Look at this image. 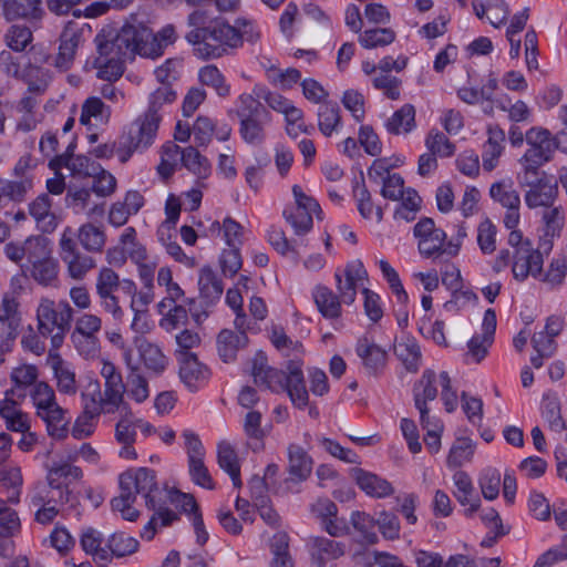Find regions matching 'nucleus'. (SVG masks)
Here are the masks:
<instances>
[{"label": "nucleus", "mask_w": 567, "mask_h": 567, "mask_svg": "<svg viewBox=\"0 0 567 567\" xmlns=\"http://www.w3.org/2000/svg\"><path fill=\"white\" fill-rule=\"evenodd\" d=\"M251 374L256 384L266 385L274 392H287L297 409H305L309 403V394L300 360H289L285 370L268 367L267 357L259 352L252 361Z\"/></svg>", "instance_id": "nucleus-1"}, {"label": "nucleus", "mask_w": 567, "mask_h": 567, "mask_svg": "<svg viewBox=\"0 0 567 567\" xmlns=\"http://www.w3.org/2000/svg\"><path fill=\"white\" fill-rule=\"evenodd\" d=\"M185 39L194 45L195 54L203 60L219 59L240 48L238 28L225 19H214L209 21L207 30L189 31Z\"/></svg>", "instance_id": "nucleus-2"}, {"label": "nucleus", "mask_w": 567, "mask_h": 567, "mask_svg": "<svg viewBox=\"0 0 567 567\" xmlns=\"http://www.w3.org/2000/svg\"><path fill=\"white\" fill-rule=\"evenodd\" d=\"M235 114L239 118V135L245 143L259 146L265 143L266 126L271 121L269 111L252 95L244 93L236 102Z\"/></svg>", "instance_id": "nucleus-3"}, {"label": "nucleus", "mask_w": 567, "mask_h": 567, "mask_svg": "<svg viewBox=\"0 0 567 567\" xmlns=\"http://www.w3.org/2000/svg\"><path fill=\"white\" fill-rule=\"evenodd\" d=\"M417 239V249L424 258H437L442 255L455 257L460 251V243L446 241V233L436 227L430 217L421 218L413 228Z\"/></svg>", "instance_id": "nucleus-4"}, {"label": "nucleus", "mask_w": 567, "mask_h": 567, "mask_svg": "<svg viewBox=\"0 0 567 567\" xmlns=\"http://www.w3.org/2000/svg\"><path fill=\"white\" fill-rule=\"evenodd\" d=\"M159 123L161 117H152L144 113L133 121L118 142L117 156L120 162L126 163L134 152H142L153 145Z\"/></svg>", "instance_id": "nucleus-5"}, {"label": "nucleus", "mask_w": 567, "mask_h": 567, "mask_svg": "<svg viewBox=\"0 0 567 567\" xmlns=\"http://www.w3.org/2000/svg\"><path fill=\"white\" fill-rule=\"evenodd\" d=\"M120 487L133 491L135 496L141 494L148 509H155L158 502L165 497L164 491L157 484L155 471L147 467L122 473L120 475Z\"/></svg>", "instance_id": "nucleus-6"}, {"label": "nucleus", "mask_w": 567, "mask_h": 567, "mask_svg": "<svg viewBox=\"0 0 567 567\" xmlns=\"http://www.w3.org/2000/svg\"><path fill=\"white\" fill-rule=\"evenodd\" d=\"M73 309L66 300L55 302L49 298H42L37 308L38 331L43 338H48L56 329H71Z\"/></svg>", "instance_id": "nucleus-7"}, {"label": "nucleus", "mask_w": 567, "mask_h": 567, "mask_svg": "<svg viewBox=\"0 0 567 567\" xmlns=\"http://www.w3.org/2000/svg\"><path fill=\"white\" fill-rule=\"evenodd\" d=\"M134 24H125L116 33H99L95 37L97 56L102 59L120 58V60L133 59V50L136 49Z\"/></svg>", "instance_id": "nucleus-8"}, {"label": "nucleus", "mask_w": 567, "mask_h": 567, "mask_svg": "<svg viewBox=\"0 0 567 567\" xmlns=\"http://www.w3.org/2000/svg\"><path fill=\"white\" fill-rule=\"evenodd\" d=\"M527 151L523 155L525 162L545 164L549 162L556 150L567 152V147L560 146L559 138L553 137L551 133L542 127H532L525 134Z\"/></svg>", "instance_id": "nucleus-9"}, {"label": "nucleus", "mask_w": 567, "mask_h": 567, "mask_svg": "<svg viewBox=\"0 0 567 567\" xmlns=\"http://www.w3.org/2000/svg\"><path fill=\"white\" fill-rule=\"evenodd\" d=\"M30 275L39 285L56 287L59 281V262L52 257L44 240L35 252H30Z\"/></svg>", "instance_id": "nucleus-10"}, {"label": "nucleus", "mask_w": 567, "mask_h": 567, "mask_svg": "<svg viewBox=\"0 0 567 567\" xmlns=\"http://www.w3.org/2000/svg\"><path fill=\"white\" fill-rule=\"evenodd\" d=\"M489 196L506 209L503 219L505 227L516 228L520 219V197L518 192L513 188L512 181H501L492 184Z\"/></svg>", "instance_id": "nucleus-11"}, {"label": "nucleus", "mask_w": 567, "mask_h": 567, "mask_svg": "<svg viewBox=\"0 0 567 567\" xmlns=\"http://www.w3.org/2000/svg\"><path fill=\"white\" fill-rule=\"evenodd\" d=\"M543 255L534 249L532 243H525L523 247L513 252L512 272L517 281H524L532 276L538 277L543 270Z\"/></svg>", "instance_id": "nucleus-12"}, {"label": "nucleus", "mask_w": 567, "mask_h": 567, "mask_svg": "<svg viewBox=\"0 0 567 567\" xmlns=\"http://www.w3.org/2000/svg\"><path fill=\"white\" fill-rule=\"evenodd\" d=\"M2 10L8 21L25 20L31 27L38 29L45 17L42 0H1Z\"/></svg>", "instance_id": "nucleus-13"}, {"label": "nucleus", "mask_w": 567, "mask_h": 567, "mask_svg": "<svg viewBox=\"0 0 567 567\" xmlns=\"http://www.w3.org/2000/svg\"><path fill=\"white\" fill-rule=\"evenodd\" d=\"M177 361L179 363L181 381L189 391H197L209 379V370L198 361L193 352L182 351L177 354Z\"/></svg>", "instance_id": "nucleus-14"}, {"label": "nucleus", "mask_w": 567, "mask_h": 567, "mask_svg": "<svg viewBox=\"0 0 567 567\" xmlns=\"http://www.w3.org/2000/svg\"><path fill=\"white\" fill-rule=\"evenodd\" d=\"M84 42V28L75 22H69L61 35L59 53L55 59V65L59 69L68 70L74 60L78 48Z\"/></svg>", "instance_id": "nucleus-15"}, {"label": "nucleus", "mask_w": 567, "mask_h": 567, "mask_svg": "<svg viewBox=\"0 0 567 567\" xmlns=\"http://www.w3.org/2000/svg\"><path fill=\"white\" fill-rule=\"evenodd\" d=\"M101 375L104 378V404L106 413H114L124 403L125 384L122 374L111 362H103Z\"/></svg>", "instance_id": "nucleus-16"}, {"label": "nucleus", "mask_w": 567, "mask_h": 567, "mask_svg": "<svg viewBox=\"0 0 567 567\" xmlns=\"http://www.w3.org/2000/svg\"><path fill=\"white\" fill-rule=\"evenodd\" d=\"M312 567H324L329 560L338 559L344 554V545L323 536H311L307 542Z\"/></svg>", "instance_id": "nucleus-17"}, {"label": "nucleus", "mask_w": 567, "mask_h": 567, "mask_svg": "<svg viewBox=\"0 0 567 567\" xmlns=\"http://www.w3.org/2000/svg\"><path fill=\"white\" fill-rule=\"evenodd\" d=\"M16 298L4 295L0 303V339L13 341L19 334L21 316Z\"/></svg>", "instance_id": "nucleus-18"}, {"label": "nucleus", "mask_w": 567, "mask_h": 567, "mask_svg": "<svg viewBox=\"0 0 567 567\" xmlns=\"http://www.w3.org/2000/svg\"><path fill=\"white\" fill-rule=\"evenodd\" d=\"M355 352L369 374L377 375L385 368L386 351L368 338L364 337L358 340Z\"/></svg>", "instance_id": "nucleus-19"}, {"label": "nucleus", "mask_w": 567, "mask_h": 567, "mask_svg": "<svg viewBox=\"0 0 567 567\" xmlns=\"http://www.w3.org/2000/svg\"><path fill=\"white\" fill-rule=\"evenodd\" d=\"M350 476L355 481L357 485L371 497L382 498L394 492L390 482L363 468H351Z\"/></svg>", "instance_id": "nucleus-20"}, {"label": "nucleus", "mask_w": 567, "mask_h": 567, "mask_svg": "<svg viewBox=\"0 0 567 567\" xmlns=\"http://www.w3.org/2000/svg\"><path fill=\"white\" fill-rule=\"evenodd\" d=\"M32 188L33 177L0 178V208H6L10 203H23Z\"/></svg>", "instance_id": "nucleus-21"}, {"label": "nucleus", "mask_w": 567, "mask_h": 567, "mask_svg": "<svg viewBox=\"0 0 567 567\" xmlns=\"http://www.w3.org/2000/svg\"><path fill=\"white\" fill-rule=\"evenodd\" d=\"M453 483L456 487V489L453 492L455 498L462 506L468 505V508H466L464 512L465 516H473V514L477 512L481 506V499L475 494V488L471 477L467 473L457 471L453 475Z\"/></svg>", "instance_id": "nucleus-22"}, {"label": "nucleus", "mask_w": 567, "mask_h": 567, "mask_svg": "<svg viewBox=\"0 0 567 567\" xmlns=\"http://www.w3.org/2000/svg\"><path fill=\"white\" fill-rule=\"evenodd\" d=\"M49 363L53 370L59 392L74 395L78 391V383L72 365L64 361L59 353L52 352L49 354Z\"/></svg>", "instance_id": "nucleus-23"}, {"label": "nucleus", "mask_w": 567, "mask_h": 567, "mask_svg": "<svg viewBox=\"0 0 567 567\" xmlns=\"http://www.w3.org/2000/svg\"><path fill=\"white\" fill-rule=\"evenodd\" d=\"M134 29L136 49L133 50V58L135 54H140L141 56L156 59L164 53L165 43H162L151 29L143 24L134 25Z\"/></svg>", "instance_id": "nucleus-24"}, {"label": "nucleus", "mask_w": 567, "mask_h": 567, "mask_svg": "<svg viewBox=\"0 0 567 567\" xmlns=\"http://www.w3.org/2000/svg\"><path fill=\"white\" fill-rule=\"evenodd\" d=\"M394 354L403 363L406 371L415 373L421 365L422 353L415 338L404 336L394 342Z\"/></svg>", "instance_id": "nucleus-25"}, {"label": "nucleus", "mask_w": 567, "mask_h": 567, "mask_svg": "<svg viewBox=\"0 0 567 567\" xmlns=\"http://www.w3.org/2000/svg\"><path fill=\"white\" fill-rule=\"evenodd\" d=\"M248 337L245 332H235L230 329H223L217 336V350L224 362L234 361L239 349L248 344Z\"/></svg>", "instance_id": "nucleus-26"}, {"label": "nucleus", "mask_w": 567, "mask_h": 567, "mask_svg": "<svg viewBox=\"0 0 567 567\" xmlns=\"http://www.w3.org/2000/svg\"><path fill=\"white\" fill-rule=\"evenodd\" d=\"M51 206V198L48 194L39 195L29 204V213L43 233H52L58 226V219L52 213Z\"/></svg>", "instance_id": "nucleus-27"}, {"label": "nucleus", "mask_w": 567, "mask_h": 567, "mask_svg": "<svg viewBox=\"0 0 567 567\" xmlns=\"http://www.w3.org/2000/svg\"><path fill=\"white\" fill-rule=\"evenodd\" d=\"M134 343L140 358L148 370L155 374H161L165 371L168 360L157 344H154L142 337L135 338Z\"/></svg>", "instance_id": "nucleus-28"}, {"label": "nucleus", "mask_w": 567, "mask_h": 567, "mask_svg": "<svg viewBox=\"0 0 567 567\" xmlns=\"http://www.w3.org/2000/svg\"><path fill=\"white\" fill-rule=\"evenodd\" d=\"M488 138L483 146L482 161L483 168L487 172L493 171L504 150L505 132L498 126H489L487 130Z\"/></svg>", "instance_id": "nucleus-29"}, {"label": "nucleus", "mask_w": 567, "mask_h": 567, "mask_svg": "<svg viewBox=\"0 0 567 567\" xmlns=\"http://www.w3.org/2000/svg\"><path fill=\"white\" fill-rule=\"evenodd\" d=\"M85 417L96 419L101 413H106L104 395L97 379L89 378L81 392Z\"/></svg>", "instance_id": "nucleus-30"}, {"label": "nucleus", "mask_w": 567, "mask_h": 567, "mask_svg": "<svg viewBox=\"0 0 567 567\" xmlns=\"http://www.w3.org/2000/svg\"><path fill=\"white\" fill-rule=\"evenodd\" d=\"M199 296L205 307L217 302L224 291L223 281L210 267H204L198 278Z\"/></svg>", "instance_id": "nucleus-31"}, {"label": "nucleus", "mask_w": 567, "mask_h": 567, "mask_svg": "<svg viewBox=\"0 0 567 567\" xmlns=\"http://www.w3.org/2000/svg\"><path fill=\"white\" fill-rule=\"evenodd\" d=\"M91 192L92 189L84 187L68 186L65 195L66 206L72 208L75 213H86L87 216L103 215V206L97 204L90 206Z\"/></svg>", "instance_id": "nucleus-32"}, {"label": "nucleus", "mask_w": 567, "mask_h": 567, "mask_svg": "<svg viewBox=\"0 0 567 567\" xmlns=\"http://www.w3.org/2000/svg\"><path fill=\"white\" fill-rule=\"evenodd\" d=\"M350 524L357 532L358 537L355 540L361 545H374L379 542L375 532V519L365 512L354 511L350 516Z\"/></svg>", "instance_id": "nucleus-33"}, {"label": "nucleus", "mask_w": 567, "mask_h": 567, "mask_svg": "<svg viewBox=\"0 0 567 567\" xmlns=\"http://www.w3.org/2000/svg\"><path fill=\"white\" fill-rule=\"evenodd\" d=\"M353 196L358 203V210L363 218H371L373 212H375V217L378 221H381L383 218V209L381 207H374L372 202V196L370 190L368 189L363 173H360V179H354L352 185Z\"/></svg>", "instance_id": "nucleus-34"}, {"label": "nucleus", "mask_w": 567, "mask_h": 567, "mask_svg": "<svg viewBox=\"0 0 567 567\" xmlns=\"http://www.w3.org/2000/svg\"><path fill=\"white\" fill-rule=\"evenodd\" d=\"M288 472L298 481H305L311 474L312 458L297 444L288 446Z\"/></svg>", "instance_id": "nucleus-35"}, {"label": "nucleus", "mask_w": 567, "mask_h": 567, "mask_svg": "<svg viewBox=\"0 0 567 567\" xmlns=\"http://www.w3.org/2000/svg\"><path fill=\"white\" fill-rule=\"evenodd\" d=\"M557 194V184H551L546 179L526 192L525 203L529 208H536L540 206L550 207L556 199Z\"/></svg>", "instance_id": "nucleus-36"}, {"label": "nucleus", "mask_w": 567, "mask_h": 567, "mask_svg": "<svg viewBox=\"0 0 567 567\" xmlns=\"http://www.w3.org/2000/svg\"><path fill=\"white\" fill-rule=\"evenodd\" d=\"M313 299L319 312L324 318L337 319L341 316V302L328 287L318 286L313 291Z\"/></svg>", "instance_id": "nucleus-37"}, {"label": "nucleus", "mask_w": 567, "mask_h": 567, "mask_svg": "<svg viewBox=\"0 0 567 567\" xmlns=\"http://www.w3.org/2000/svg\"><path fill=\"white\" fill-rule=\"evenodd\" d=\"M39 416L45 422L50 436L56 440L66 437L70 419L66 417V411L59 404L53 406L51 410L45 411Z\"/></svg>", "instance_id": "nucleus-38"}, {"label": "nucleus", "mask_w": 567, "mask_h": 567, "mask_svg": "<svg viewBox=\"0 0 567 567\" xmlns=\"http://www.w3.org/2000/svg\"><path fill=\"white\" fill-rule=\"evenodd\" d=\"M436 373L431 369L423 371L421 379L413 386V396L415 408H421L427 401H433L437 396L435 386Z\"/></svg>", "instance_id": "nucleus-39"}, {"label": "nucleus", "mask_w": 567, "mask_h": 567, "mask_svg": "<svg viewBox=\"0 0 567 567\" xmlns=\"http://www.w3.org/2000/svg\"><path fill=\"white\" fill-rule=\"evenodd\" d=\"M318 128L329 137L341 125L340 107L337 103L324 102L318 109Z\"/></svg>", "instance_id": "nucleus-40"}, {"label": "nucleus", "mask_w": 567, "mask_h": 567, "mask_svg": "<svg viewBox=\"0 0 567 567\" xmlns=\"http://www.w3.org/2000/svg\"><path fill=\"white\" fill-rule=\"evenodd\" d=\"M81 246L90 252H100L106 241V235L101 227L91 223L83 224L76 233Z\"/></svg>", "instance_id": "nucleus-41"}, {"label": "nucleus", "mask_w": 567, "mask_h": 567, "mask_svg": "<svg viewBox=\"0 0 567 567\" xmlns=\"http://www.w3.org/2000/svg\"><path fill=\"white\" fill-rule=\"evenodd\" d=\"M22 486V475L19 467L0 470V493L7 495V502L18 503Z\"/></svg>", "instance_id": "nucleus-42"}, {"label": "nucleus", "mask_w": 567, "mask_h": 567, "mask_svg": "<svg viewBox=\"0 0 567 567\" xmlns=\"http://www.w3.org/2000/svg\"><path fill=\"white\" fill-rule=\"evenodd\" d=\"M415 126V109L412 104H404L386 122V130L391 134L409 133Z\"/></svg>", "instance_id": "nucleus-43"}, {"label": "nucleus", "mask_w": 567, "mask_h": 567, "mask_svg": "<svg viewBox=\"0 0 567 567\" xmlns=\"http://www.w3.org/2000/svg\"><path fill=\"white\" fill-rule=\"evenodd\" d=\"M396 34L391 28L367 29L359 34V43L362 48L371 50L383 48L394 42Z\"/></svg>", "instance_id": "nucleus-44"}, {"label": "nucleus", "mask_w": 567, "mask_h": 567, "mask_svg": "<svg viewBox=\"0 0 567 567\" xmlns=\"http://www.w3.org/2000/svg\"><path fill=\"white\" fill-rule=\"evenodd\" d=\"M166 501L165 497L158 502V505L154 509L155 513L148 520V523L144 526L143 532L141 533V537L146 540H152L156 533L157 522L161 520L159 526L166 527L169 526L174 520L178 519V516L173 511L165 507Z\"/></svg>", "instance_id": "nucleus-45"}, {"label": "nucleus", "mask_w": 567, "mask_h": 567, "mask_svg": "<svg viewBox=\"0 0 567 567\" xmlns=\"http://www.w3.org/2000/svg\"><path fill=\"white\" fill-rule=\"evenodd\" d=\"M270 550L274 555L271 567H293L289 554V537L286 533H276L270 540Z\"/></svg>", "instance_id": "nucleus-46"}, {"label": "nucleus", "mask_w": 567, "mask_h": 567, "mask_svg": "<svg viewBox=\"0 0 567 567\" xmlns=\"http://www.w3.org/2000/svg\"><path fill=\"white\" fill-rule=\"evenodd\" d=\"M542 415L548 422L551 431L560 433L566 429L565 421L560 413V402L557 396L549 394L544 395Z\"/></svg>", "instance_id": "nucleus-47"}, {"label": "nucleus", "mask_w": 567, "mask_h": 567, "mask_svg": "<svg viewBox=\"0 0 567 567\" xmlns=\"http://www.w3.org/2000/svg\"><path fill=\"white\" fill-rule=\"evenodd\" d=\"M199 81L203 85L215 90L218 96L226 97L230 93V86L216 65L209 64L199 70Z\"/></svg>", "instance_id": "nucleus-48"}, {"label": "nucleus", "mask_w": 567, "mask_h": 567, "mask_svg": "<svg viewBox=\"0 0 567 567\" xmlns=\"http://www.w3.org/2000/svg\"><path fill=\"white\" fill-rule=\"evenodd\" d=\"M72 492L69 488V485H59L58 486H49L44 491H40L32 497V503L34 505L44 504H68L72 502Z\"/></svg>", "instance_id": "nucleus-49"}, {"label": "nucleus", "mask_w": 567, "mask_h": 567, "mask_svg": "<svg viewBox=\"0 0 567 567\" xmlns=\"http://www.w3.org/2000/svg\"><path fill=\"white\" fill-rule=\"evenodd\" d=\"M182 163L193 174L205 178L210 173V164L194 146H188L182 151Z\"/></svg>", "instance_id": "nucleus-50"}, {"label": "nucleus", "mask_w": 567, "mask_h": 567, "mask_svg": "<svg viewBox=\"0 0 567 567\" xmlns=\"http://www.w3.org/2000/svg\"><path fill=\"white\" fill-rule=\"evenodd\" d=\"M177 97L171 85H161L148 97V107L144 114L152 117H161V110L164 105L173 103Z\"/></svg>", "instance_id": "nucleus-51"}, {"label": "nucleus", "mask_w": 567, "mask_h": 567, "mask_svg": "<svg viewBox=\"0 0 567 567\" xmlns=\"http://www.w3.org/2000/svg\"><path fill=\"white\" fill-rule=\"evenodd\" d=\"M287 223H289L297 236L308 234L313 227V213H309L295 207H287L282 213Z\"/></svg>", "instance_id": "nucleus-52"}, {"label": "nucleus", "mask_w": 567, "mask_h": 567, "mask_svg": "<svg viewBox=\"0 0 567 567\" xmlns=\"http://www.w3.org/2000/svg\"><path fill=\"white\" fill-rule=\"evenodd\" d=\"M126 60H120V58H95L93 68L97 69V78L107 82H114L118 80L124 73V63Z\"/></svg>", "instance_id": "nucleus-53"}, {"label": "nucleus", "mask_w": 567, "mask_h": 567, "mask_svg": "<svg viewBox=\"0 0 567 567\" xmlns=\"http://www.w3.org/2000/svg\"><path fill=\"white\" fill-rule=\"evenodd\" d=\"M38 416L58 405L53 389L45 382H37L31 391Z\"/></svg>", "instance_id": "nucleus-54"}, {"label": "nucleus", "mask_w": 567, "mask_h": 567, "mask_svg": "<svg viewBox=\"0 0 567 567\" xmlns=\"http://www.w3.org/2000/svg\"><path fill=\"white\" fill-rule=\"evenodd\" d=\"M32 29L31 24L29 25H21V24H13L11 25L6 35L4 40L7 45L17 52L23 51L28 44L32 41Z\"/></svg>", "instance_id": "nucleus-55"}, {"label": "nucleus", "mask_w": 567, "mask_h": 567, "mask_svg": "<svg viewBox=\"0 0 567 567\" xmlns=\"http://www.w3.org/2000/svg\"><path fill=\"white\" fill-rule=\"evenodd\" d=\"M138 545L136 538L123 532L114 533L107 539V548L117 558L134 554L138 549Z\"/></svg>", "instance_id": "nucleus-56"}, {"label": "nucleus", "mask_w": 567, "mask_h": 567, "mask_svg": "<svg viewBox=\"0 0 567 567\" xmlns=\"http://www.w3.org/2000/svg\"><path fill=\"white\" fill-rule=\"evenodd\" d=\"M474 454V446L468 439H458L452 445L447 455L446 464L451 468L462 466L465 462L471 461Z\"/></svg>", "instance_id": "nucleus-57"}, {"label": "nucleus", "mask_w": 567, "mask_h": 567, "mask_svg": "<svg viewBox=\"0 0 567 567\" xmlns=\"http://www.w3.org/2000/svg\"><path fill=\"white\" fill-rule=\"evenodd\" d=\"M21 527L18 513L6 505L0 498V537L11 538L16 536Z\"/></svg>", "instance_id": "nucleus-58"}, {"label": "nucleus", "mask_w": 567, "mask_h": 567, "mask_svg": "<svg viewBox=\"0 0 567 567\" xmlns=\"http://www.w3.org/2000/svg\"><path fill=\"white\" fill-rule=\"evenodd\" d=\"M425 146L440 157H450L455 152V145L439 130H431L425 138Z\"/></svg>", "instance_id": "nucleus-59"}, {"label": "nucleus", "mask_w": 567, "mask_h": 567, "mask_svg": "<svg viewBox=\"0 0 567 567\" xmlns=\"http://www.w3.org/2000/svg\"><path fill=\"white\" fill-rule=\"evenodd\" d=\"M43 240V238L37 237L27 239L23 245L9 243L4 246V254L14 262L22 260L24 257L29 261L30 252H35Z\"/></svg>", "instance_id": "nucleus-60"}, {"label": "nucleus", "mask_w": 567, "mask_h": 567, "mask_svg": "<svg viewBox=\"0 0 567 567\" xmlns=\"http://www.w3.org/2000/svg\"><path fill=\"white\" fill-rule=\"evenodd\" d=\"M63 261L68 265V272L73 279H82L95 267V260L81 252L68 256Z\"/></svg>", "instance_id": "nucleus-61"}, {"label": "nucleus", "mask_w": 567, "mask_h": 567, "mask_svg": "<svg viewBox=\"0 0 567 567\" xmlns=\"http://www.w3.org/2000/svg\"><path fill=\"white\" fill-rule=\"evenodd\" d=\"M110 107L106 106L100 97L91 96L86 99L81 109L80 123L87 125L92 117H109Z\"/></svg>", "instance_id": "nucleus-62"}, {"label": "nucleus", "mask_w": 567, "mask_h": 567, "mask_svg": "<svg viewBox=\"0 0 567 567\" xmlns=\"http://www.w3.org/2000/svg\"><path fill=\"white\" fill-rule=\"evenodd\" d=\"M63 167H66L74 177H91V175H96L99 169H101L100 164L85 155H76L69 163H64Z\"/></svg>", "instance_id": "nucleus-63"}, {"label": "nucleus", "mask_w": 567, "mask_h": 567, "mask_svg": "<svg viewBox=\"0 0 567 567\" xmlns=\"http://www.w3.org/2000/svg\"><path fill=\"white\" fill-rule=\"evenodd\" d=\"M478 483L484 498L493 501L498 496L501 474L497 470L491 467L484 470Z\"/></svg>", "instance_id": "nucleus-64"}]
</instances>
